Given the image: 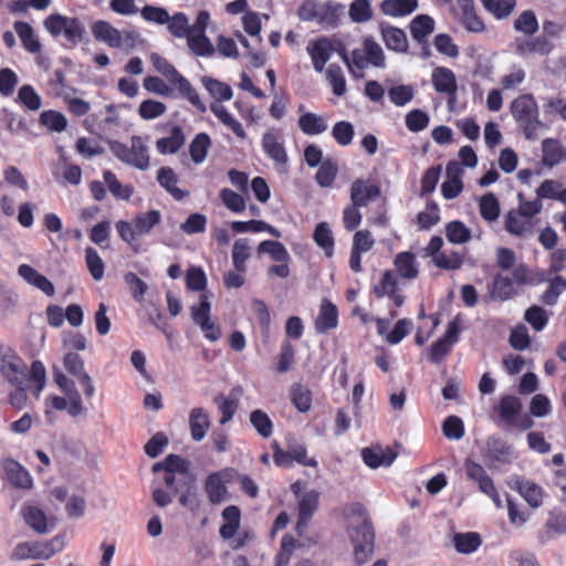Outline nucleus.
I'll list each match as a JSON object with an SVG mask.
<instances>
[{
    "mask_svg": "<svg viewBox=\"0 0 566 566\" xmlns=\"http://www.w3.org/2000/svg\"><path fill=\"white\" fill-rule=\"evenodd\" d=\"M28 367L18 353L0 344V374L11 385H24L29 380L33 395L38 398L45 387L46 370L42 361L33 360L28 377Z\"/></svg>",
    "mask_w": 566,
    "mask_h": 566,
    "instance_id": "obj_1",
    "label": "nucleus"
},
{
    "mask_svg": "<svg viewBox=\"0 0 566 566\" xmlns=\"http://www.w3.org/2000/svg\"><path fill=\"white\" fill-rule=\"evenodd\" d=\"M510 111L525 138L537 139L538 130L544 127V123L539 118V108L535 97L528 93L517 96L512 101Z\"/></svg>",
    "mask_w": 566,
    "mask_h": 566,
    "instance_id": "obj_2",
    "label": "nucleus"
},
{
    "mask_svg": "<svg viewBox=\"0 0 566 566\" xmlns=\"http://www.w3.org/2000/svg\"><path fill=\"white\" fill-rule=\"evenodd\" d=\"M352 513L363 517V522L359 526L349 530V537L354 546L355 562L360 566L366 564L374 553L375 531L361 504H354L352 506Z\"/></svg>",
    "mask_w": 566,
    "mask_h": 566,
    "instance_id": "obj_3",
    "label": "nucleus"
},
{
    "mask_svg": "<svg viewBox=\"0 0 566 566\" xmlns=\"http://www.w3.org/2000/svg\"><path fill=\"white\" fill-rule=\"evenodd\" d=\"M150 61L155 70L178 90L181 97L186 98L199 112L205 113L207 111V107L200 99L197 90L167 59L158 53H153L150 55Z\"/></svg>",
    "mask_w": 566,
    "mask_h": 566,
    "instance_id": "obj_4",
    "label": "nucleus"
},
{
    "mask_svg": "<svg viewBox=\"0 0 566 566\" xmlns=\"http://www.w3.org/2000/svg\"><path fill=\"white\" fill-rule=\"evenodd\" d=\"M43 25L53 38L63 34L71 48L77 45L85 33V27L80 19L62 15L60 13H53L46 17L43 21Z\"/></svg>",
    "mask_w": 566,
    "mask_h": 566,
    "instance_id": "obj_5",
    "label": "nucleus"
},
{
    "mask_svg": "<svg viewBox=\"0 0 566 566\" xmlns=\"http://www.w3.org/2000/svg\"><path fill=\"white\" fill-rule=\"evenodd\" d=\"M64 547V536L56 535L49 541L44 542H23L19 543L13 552L11 558L14 560L32 559H49Z\"/></svg>",
    "mask_w": 566,
    "mask_h": 566,
    "instance_id": "obj_6",
    "label": "nucleus"
},
{
    "mask_svg": "<svg viewBox=\"0 0 566 566\" xmlns=\"http://www.w3.org/2000/svg\"><path fill=\"white\" fill-rule=\"evenodd\" d=\"M109 149L118 160L129 166L140 170L149 167L148 149L139 136L132 137L130 147L122 142H111Z\"/></svg>",
    "mask_w": 566,
    "mask_h": 566,
    "instance_id": "obj_7",
    "label": "nucleus"
},
{
    "mask_svg": "<svg viewBox=\"0 0 566 566\" xmlns=\"http://www.w3.org/2000/svg\"><path fill=\"white\" fill-rule=\"evenodd\" d=\"M431 84L438 94L446 95L448 108L453 109L458 101V83L454 72L446 66H436L431 72Z\"/></svg>",
    "mask_w": 566,
    "mask_h": 566,
    "instance_id": "obj_8",
    "label": "nucleus"
},
{
    "mask_svg": "<svg viewBox=\"0 0 566 566\" xmlns=\"http://www.w3.org/2000/svg\"><path fill=\"white\" fill-rule=\"evenodd\" d=\"M63 366L69 374L77 379L83 387L85 397L92 398L95 394V387L91 376L85 370L82 357L77 353L69 352L63 357Z\"/></svg>",
    "mask_w": 566,
    "mask_h": 566,
    "instance_id": "obj_9",
    "label": "nucleus"
},
{
    "mask_svg": "<svg viewBox=\"0 0 566 566\" xmlns=\"http://www.w3.org/2000/svg\"><path fill=\"white\" fill-rule=\"evenodd\" d=\"M381 195L378 182L371 179H355L350 185V202L355 206L366 207L370 201L377 200Z\"/></svg>",
    "mask_w": 566,
    "mask_h": 566,
    "instance_id": "obj_10",
    "label": "nucleus"
},
{
    "mask_svg": "<svg viewBox=\"0 0 566 566\" xmlns=\"http://www.w3.org/2000/svg\"><path fill=\"white\" fill-rule=\"evenodd\" d=\"M6 480L15 489L30 490L33 485L29 471L18 461L8 458L1 463Z\"/></svg>",
    "mask_w": 566,
    "mask_h": 566,
    "instance_id": "obj_11",
    "label": "nucleus"
},
{
    "mask_svg": "<svg viewBox=\"0 0 566 566\" xmlns=\"http://www.w3.org/2000/svg\"><path fill=\"white\" fill-rule=\"evenodd\" d=\"M552 49L553 44L546 35L517 39L515 42V53L522 57L531 54L547 55Z\"/></svg>",
    "mask_w": 566,
    "mask_h": 566,
    "instance_id": "obj_12",
    "label": "nucleus"
},
{
    "mask_svg": "<svg viewBox=\"0 0 566 566\" xmlns=\"http://www.w3.org/2000/svg\"><path fill=\"white\" fill-rule=\"evenodd\" d=\"M338 325V308L328 298H323L314 326L318 334L335 329Z\"/></svg>",
    "mask_w": 566,
    "mask_h": 566,
    "instance_id": "obj_13",
    "label": "nucleus"
},
{
    "mask_svg": "<svg viewBox=\"0 0 566 566\" xmlns=\"http://www.w3.org/2000/svg\"><path fill=\"white\" fill-rule=\"evenodd\" d=\"M307 52L314 70L321 73L334 52V45L329 38L322 36L307 46Z\"/></svg>",
    "mask_w": 566,
    "mask_h": 566,
    "instance_id": "obj_14",
    "label": "nucleus"
},
{
    "mask_svg": "<svg viewBox=\"0 0 566 566\" xmlns=\"http://www.w3.org/2000/svg\"><path fill=\"white\" fill-rule=\"evenodd\" d=\"M319 494L315 490L306 492L298 502V516L296 522V532L302 534L307 527L313 514L318 509Z\"/></svg>",
    "mask_w": 566,
    "mask_h": 566,
    "instance_id": "obj_15",
    "label": "nucleus"
},
{
    "mask_svg": "<svg viewBox=\"0 0 566 566\" xmlns=\"http://www.w3.org/2000/svg\"><path fill=\"white\" fill-rule=\"evenodd\" d=\"M504 227L505 230L512 235L518 238H527L534 233L535 221L513 209L506 213Z\"/></svg>",
    "mask_w": 566,
    "mask_h": 566,
    "instance_id": "obj_16",
    "label": "nucleus"
},
{
    "mask_svg": "<svg viewBox=\"0 0 566 566\" xmlns=\"http://www.w3.org/2000/svg\"><path fill=\"white\" fill-rule=\"evenodd\" d=\"M92 34L98 42H104L111 48L123 46L122 32L109 22L98 20L92 25Z\"/></svg>",
    "mask_w": 566,
    "mask_h": 566,
    "instance_id": "obj_17",
    "label": "nucleus"
},
{
    "mask_svg": "<svg viewBox=\"0 0 566 566\" xmlns=\"http://www.w3.org/2000/svg\"><path fill=\"white\" fill-rule=\"evenodd\" d=\"M262 148L265 155L276 165L284 166L287 164L289 158L285 147L276 134L272 132L264 133L262 136Z\"/></svg>",
    "mask_w": 566,
    "mask_h": 566,
    "instance_id": "obj_18",
    "label": "nucleus"
},
{
    "mask_svg": "<svg viewBox=\"0 0 566 566\" xmlns=\"http://www.w3.org/2000/svg\"><path fill=\"white\" fill-rule=\"evenodd\" d=\"M381 39L386 48L397 53L408 52V39L402 29L394 25H381Z\"/></svg>",
    "mask_w": 566,
    "mask_h": 566,
    "instance_id": "obj_19",
    "label": "nucleus"
},
{
    "mask_svg": "<svg viewBox=\"0 0 566 566\" xmlns=\"http://www.w3.org/2000/svg\"><path fill=\"white\" fill-rule=\"evenodd\" d=\"M513 455V448L501 438L491 437L486 441L485 458L490 462L506 464L510 463Z\"/></svg>",
    "mask_w": 566,
    "mask_h": 566,
    "instance_id": "obj_20",
    "label": "nucleus"
},
{
    "mask_svg": "<svg viewBox=\"0 0 566 566\" xmlns=\"http://www.w3.org/2000/svg\"><path fill=\"white\" fill-rule=\"evenodd\" d=\"M464 469L468 479L474 482L478 485L479 491L483 494L495 485L482 464L471 459H467L464 462Z\"/></svg>",
    "mask_w": 566,
    "mask_h": 566,
    "instance_id": "obj_21",
    "label": "nucleus"
},
{
    "mask_svg": "<svg viewBox=\"0 0 566 566\" xmlns=\"http://www.w3.org/2000/svg\"><path fill=\"white\" fill-rule=\"evenodd\" d=\"M157 181L177 201L189 196L188 190H182L177 187L178 176L170 167H161L157 171Z\"/></svg>",
    "mask_w": 566,
    "mask_h": 566,
    "instance_id": "obj_22",
    "label": "nucleus"
},
{
    "mask_svg": "<svg viewBox=\"0 0 566 566\" xmlns=\"http://www.w3.org/2000/svg\"><path fill=\"white\" fill-rule=\"evenodd\" d=\"M397 457V453L394 452L390 448L386 450L382 449H371L365 448L361 451V458L365 464L371 469H377L381 465L388 467L390 465Z\"/></svg>",
    "mask_w": 566,
    "mask_h": 566,
    "instance_id": "obj_23",
    "label": "nucleus"
},
{
    "mask_svg": "<svg viewBox=\"0 0 566 566\" xmlns=\"http://www.w3.org/2000/svg\"><path fill=\"white\" fill-rule=\"evenodd\" d=\"M398 275L406 280H413L418 276L419 270L416 255L412 252H399L394 260Z\"/></svg>",
    "mask_w": 566,
    "mask_h": 566,
    "instance_id": "obj_24",
    "label": "nucleus"
},
{
    "mask_svg": "<svg viewBox=\"0 0 566 566\" xmlns=\"http://www.w3.org/2000/svg\"><path fill=\"white\" fill-rule=\"evenodd\" d=\"M210 427L208 413L203 408H193L189 415L190 434L193 441H201Z\"/></svg>",
    "mask_w": 566,
    "mask_h": 566,
    "instance_id": "obj_25",
    "label": "nucleus"
},
{
    "mask_svg": "<svg viewBox=\"0 0 566 566\" xmlns=\"http://www.w3.org/2000/svg\"><path fill=\"white\" fill-rule=\"evenodd\" d=\"M297 125L302 133L308 136L323 134L327 129L325 117L312 112L303 113L298 117Z\"/></svg>",
    "mask_w": 566,
    "mask_h": 566,
    "instance_id": "obj_26",
    "label": "nucleus"
},
{
    "mask_svg": "<svg viewBox=\"0 0 566 566\" xmlns=\"http://www.w3.org/2000/svg\"><path fill=\"white\" fill-rule=\"evenodd\" d=\"M224 523L220 526L219 533L223 539H231L240 527L241 511L235 505H229L222 511Z\"/></svg>",
    "mask_w": 566,
    "mask_h": 566,
    "instance_id": "obj_27",
    "label": "nucleus"
},
{
    "mask_svg": "<svg viewBox=\"0 0 566 566\" xmlns=\"http://www.w3.org/2000/svg\"><path fill=\"white\" fill-rule=\"evenodd\" d=\"M290 400L297 411L306 413L312 408V390L304 384L295 382L290 388Z\"/></svg>",
    "mask_w": 566,
    "mask_h": 566,
    "instance_id": "obj_28",
    "label": "nucleus"
},
{
    "mask_svg": "<svg viewBox=\"0 0 566 566\" xmlns=\"http://www.w3.org/2000/svg\"><path fill=\"white\" fill-rule=\"evenodd\" d=\"M25 524L38 534H45L50 531L49 520L45 513L38 506L30 505L22 510Z\"/></svg>",
    "mask_w": 566,
    "mask_h": 566,
    "instance_id": "obj_29",
    "label": "nucleus"
},
{
    "mask_svg": "<svg viewBox=\"0 0 566 566\" xmlns=\"http://www.w3.org/2000/svg\"><path fill=\"white\" fill-rule=\"evenodd\" d=\"M409 30L415 42H424L434 31V20L428 14H418L410 21Z\"/></svg>",
    "mask_w": 566,
    "mask_h": 566,
    "instance_id": "obj_30",
    "label": "nucleus"
},
{
    "mask_svg": "<svg viewBox=\"0 0 566 566\" xmlns=\"http://www.w3.org/2000/svg\"><path fill=\"white\" fill-rule=\"evenodd\" d=\"M514 489L523 496V499L532 506L538 507L543 502V491L539 485L532 481L516 478Z\"/></svg>",
    "mask_w": 566,
    "mask_h": 566,
    "instance_id": "obj_31",
    "label": "nucleus"
},
{
    "mask_svg": "<svg viewBox=\"0 0 566 566\" xmlns=\"http://www.w3.org/2000/svg\"><path fill=\"white\" fill-rule=\"evenodd\" d=\"M103 179L105 185L107 186V189L115 199L128 201L132 198L134 193L133 185H123L113 171L104 170Z\"/></svg>",
    "mask_w": 566,
    "mask_h": 566,
    "instance_id": "obj_32",
    "label": "nucleus"
},
{
    "mask_svg": "<svg viewBox=\"0 0 566 566\" xmlns=\"http://www.w3.org/2000/svg\"><path fill=\"white\" fill-rule=\"evenodd\" d=\"M14 31L21 40L23 48L30 53H39L42 50V44L34 34L33 28L23 21H17L13 24Z\"/></svg>",
    "mask_w": 566,
    "mask_h": 566,
    "instance_id": "obj_33",
    "label": "nucleus"
},
{
    "mask_svg": "<svg viewBox=\"0 0 566 566\" xmlns=\"http://www.w3.org/2000/svg\"><path fill=\"white\" fill-rule=\"evenodd\" d=\"M490 294L492 298L502 302L512 298L516 294L513 280L497 273L490 286Z\"/></svg>",
    "mask_w": 566,
    "mask_h": 566,
    "instance_id": "obj_34",
    "label": "nucleus"
},
{
    "mask_svg": "<svg viewBox=\"0 0 566 566\" xmlns=\"http://www.w3.org/2000/svg\"><path fill=\"white\" fill-rule=\"evenodd\" d=\"M185 144V134L179 126H174L169 136L156 142V148L160 154H176Z\"/></svg>",
    "mask_w": 566,
    "mask_h": 566,
    "instance_id": "obj_35",
    "label": "nucleus"
},
{
    "mask_svg": "<svg viewBox=\"0 0 566 566\" xmlns=\"http://www.w3.org/2000/svg\"><path fill=\"white\" fill-rule=\"evenodd\" d=\"M521 400L511 395L503 396L499 403V415L507 424H515L516 418L522 411Z\"/></svg>",
    "mask_w": 566,
    "mask_h": 566,
    "instance_id": "obj_36",
    "label": "nucleus"
},
{
    "mask_svg": "<svg viewBox=\"0 0 566 566\" xmlns=\"http://www.w3.org/2000/svg\"><path fill=\"white\" fill-rule=\"evenodd\" d=\"M418 7L417 0H384L381 12L390 17H405L412 13Z\"/></svg>",
    "mask_w": 566,
    "mask_h": 566,
    "instance_id": "obj_37",
    "label": "nucleus"
},
{
    "mask_svg": "<svg viewBox=\"0 0 566 566\" xmlns=\"http://www.w3.org/2000/svg\"><path fill=\"white\" fill-rule=\"evenodd\" d=\"M231 229L237 233L243 232H268L275 238H280V231L263 220L232 221Z\"/></svg>",
    "mask_w": 566,
    "mask_h": 566,
    "instance_id": "obj_38",
    "label": "nucleus"
},
{
    "mask_svg": "<svg viewBox=\"0 0 566 566\" xmlns=\"http://www.w3.org/2000/svg\"><path fill=\"white\" fill-rule=\"evenodd\" d=\"M205 491L211 504H220L228 497V489L217 474L210 473L205 482Z\"/></svg>",
    "mask_w": 566,
    "mask_h": 566,
    "instance_id": "obj_39",
    "label": "nucleus"
},
{
    "mask_svg": "<svg viewBox=\"0 0 566 566\" xmlns=\"http://www.w3.org/2000/svg\"><path fill=\"white\" fill-rule=\"evenodd\" d=\"M234 390L235 389H233L231 394H233ZM213 402L217 405L219 411L221 412V418L219 420L220 424L223 426L231 421L239 407L238 398L232 397V395L227 397L223 394H218L213 398Z\"/></svg>",
    "mask_w": 566,
    "mask_h": 566,
    "instance_id": "obj_40",
    "label": "nucleus"
},
{
    "mask_svg": "<svg viewBox=\"0 0 566 566\" xmlns=\"http://www.w3.org/2000/svg\"><path fill=\"white\" fill-rule=\"evenodd\" d=\"M314 242L324 250L325 255L331 258L334 254V237L329 226L326 222L316 224L313 232Z\"/></svg>",
    "mask_w": 566,
    "mask_h": 566,
    "instance_id": "obj_41",
    "label": "nucleus"
},
{
    "mask_svg": "<svg viewBox=\"0 0 566 566\" xmlns=\"http://www.w3.org/2000/svg\"><path fill=\"white\" fill-rule=\"evenodd\" d=\"M169 471L180 474H188L189 461L178 454H168L164 461L157 462L153 465V472Z\"/></svg>",
    "mask_w": 566,
    "mask_h": 566,
    "instance_id": "obj_42",
    "label": "nucleus"
},
{
    "mask_svg": "<svg viewBox=\"0 0 566 566\" xmlns=\"http://www.w3.org/2000/svg\"><path fill=\"white\" fill-rule=\"evenodd\" d=\"M161 214L158 210H149L147 212L138 213L135 216L133 223L137 231L138 237L150 233V231L159 224Z\"/></svg>",
    "mask_w": 566,
    "mask_h": 566,
    "instance_id": "obj_43",
    "label": "nucleus"
},
{
    "mask_svg": "<svg viewBox=\"0 0 566 566\" xmlns=\"http://www.w3.org/2000/svg\"><path fill=\"white\" fill-rule=\"evenodd\" d=\"M211 146V138L207 133H199L189 145V154L195 164L205 161Z\"/></svg>",
    "mask_w": 566,
    "mask_h": 566,
    "instance_id": "obj_44",
    "label": "nucleus"
},
{
    "mask_svg": "<svg viewBox=\"0 0 566 566\" xmlns=\"http://www.w3.org/2000/svg\"><path fill=\"white\" fill-rule=\"evenodd\" d=\"M187 44L196 56H211L214 53V48L205 33H190Z\"/></svg>",
    "mask_w": 566,
    "mask_h": 566,
    "instance_id": "obj_45",
    "label": "nucleus"
},
{
    "mask_svg": "<svg viewBox=\"0 0 566 566\" xmlns=\"http://www.w3.org/2000/svg\"><path fill=\"white\" fill-rule=\"evenodd\" d=\"M453 544L459 553L471 554L481 546L482 539L475 532L457 533L453 536Z\"/></svg>",
    "mask_w": 566,
    "mask_h": 566,
    "instance_id": "obj_46",
    "label": "nucleus"
},
{
    "mask_svg": "<svg viewBox=\"0 0 566 566\" xmlns=\"http://www.w3.org/2000/svg\"><path fill=\"white\" fill-rule=\"evenodd\" d=\"M566 291V279L562 275H555L548 283L547 289L541 295L539 301L553 306L557 303L558 297Z\"/></svg>",
    "mask_w": 566,
    "mask_h": 566,
    "instance_id": "obj_47",
    "label": "nucleus"
},
{
    "mask_svg": "<svg viewBox=\"0 0 566 566\" xmlns=\"http://www.w3.org/2000/svg\"><path fill=\"white\" fill-rule=\"evenodd\" d=\"M201 82L208 93L218 102L232 98L233 92L230 85L209 76H203Z\"/></svg>",
    "mask_w": 566,
    "mask_h": 566,
    "instance_id": "obj_48",
    "label": "nucleus"
},
{
    "mask_svg": "<svg viewBox=\"0 0 566 566\" xmlns=\"http://www.w3.org/2000/svg\"><path fill=\"white\" fill-rule=\"evenodd\" d=\"M446 237L453 244H463L471 240V231L462 221L453 220L446 224Z\"/></svg>",
    "mask_w": 566,
    "mask_h": 566,
    "instance_id": "obj_49",
    "label": "nucleus"
},
{
    "mask_svg": "<svg viewBox=\"0 0 566 566\" xmlns=\"http://www.w3.org/2000/svg\"><path fill=\"white\" fill-rule=\"evenodd\" d=\"M251 256V248L248 239H238L232 248V263L238 272L247 271V261Z\"/></svg>",
    "mask_w": 566,
    "mask_h": 566,
    "instance_id": "obj_50",
    "label": "nucleus"
},
{
    "mask_svg": "<svg viewBox=\"0 0 566 566\" xmlns=\"http://www.w3.org/2000/svg\"><path fill=\"white\" fill-rule=\"evenodd\" d=\"M543 161L553 167L560 163L563 148L560 142L555 138H546L542 142Z\"/></svg>",
    "mask_w": 566,
    "mask_h": 566,
    "instance_id": "obj_51",
    "label": "nucleus"
},
{
    "mask_svg": "<svg viewBox=\"0 0 566 566\" xmlns=\"http://www.w3.org/2000/svg\"><path fill=\"white\" fill-rule=\"evenodd\" d=\"M514 29L527 36L535 34L538 30V20L532 10H525L514 20Z\"/></svg>",
    "mask_w": 566,
    "mask_h": 566,
    "instance_id": "obj_52",
    "label": "nucleus"
},
{
    "mask_svg": "<svg viewBox=\"0 0 566 566\" xmlns=\"http://www.w3.org/2000/svg\"><path fill=\"white\" fill-rule=\"evenodd\" d=\"M39 122L51 132L61 133L66 129V117L57 111L49 109L40 114Z\"/></svg>",
    "mask_w": 566,
    "mask_h": 566,
    "instance_id": "obj_53",
    "label": "nucleus"
},
{
    "mask_svg": "<svg viewBox=\"0 0 566 566\" xmlns=\"http://www.w3.org/2000/svg\"><path fill=\"white\" fill-rule=\"evenodd\" d=\"M460 8L462 10L461 23L463 27L471 32H482L484 30V23L476 14L473 1L468 4H460Z\"/></svg>",
    "mask_w": 566,
    "mask_h": 566,
    "instance_id": "obj_54",
    "label": "nucleus"
},
{
    "mask_svg": "<svg viewBox=\"0 0 566 566\" xmlns=\"http://www.w3.org/2000/svg\"><path fill=\"white\" fill-rule=\"evenodd\" d=\"M337 172V165L333 160L326 159L321 164L316 171L315 180L322 188H329L333 186Z\"/></svg>",
    "mask_w": 566,
    "mask_h": 566,
    "instance_id": "obj_55",
    "label": "nucleus"
},
{
    "mask_svg": "<svg viewBox=\"0 0 566 566\" xmlns=\"http://www.w3.org/2000/svg\"><path fill=\"white\" fill-rule=\"evenodd\" d=\"M481 2L496 19L507 18L516 7V0H481Z\"/></svg>",
    "mask_w": 566,
    "mask_h": 566,
    "instance_id": "obj_56",
    "label": "nucleus"
},
{
    "mask_svg": "<svg viewBox=\"0 0 566 566\" xmlns=\"http://www.w3.org/2000/svg\"><path fill=\"white\" fill-rule=\"evenodd\" d=\"M479 209L481 217L486 221H495L500 216V203L492 192L481 197Z\"/></svg>",
    "mask_w": 566,
    "mask_h": 566,
    "instance_id": "obj_57",
    "label": "nucleus"
},
{
    "mask_svg": "<svg viewBox=\"0 0 566 566\" xmlns=\"http://www.w3.org/2000/svg\"><path fill=\"white\" fill-rule=\"evenodd\" d=\"M342 7L334 2L318 6L317 22L326 27H336L340 17Z\"/></svg>",
    "mask_w": 566,
    "mask_h": 566,
    "instance_id": "obj_58",
    "label": "nucleus"
},
{
    "mask_svg": "<svg viewBox=\"0 0 566 566\" xmlns=\"http://www.w3.org/2000/svg\"><path fill=\"white\" fill-rule=\"evenodd\" d=\"M259 253H269L271 259L275 262H289L290 255L285 247L273 240L262 241L258 247Z\"/></svg>",
    "mask_w": 566,
    "mask_h": 566,
    "instance_id": "obj_59",
    "label": "nucleus"
},
{
    "mask_svg": "<svg viewBox=\"0 0 566 566\" xmlns=\"http://www.w3.org/2000/svg\"><path fill=\"white\" fill-rule=\"evenodd\" d=\"M166 24L168 31L176 38H187L191 33L188 18L182 12H177L172 17L169 15Z\"/></svg>",
    "mask_w": 566,
    "mask_h": 566,
    "instance_id": "obj_60",
    "label": "nucleus"
},
{
    "mask_svg": "<svg viewBox=\"0 0 566 566\" xmlns=\"http://www.w3.org/2000/svg\"><path fill=\"white\" fill-rule=\"evenodd\" d=\"M219 196L226 208L233 213H241L247 208V203L243 196L233 191L230 188L221 189Z\"/></svg>",
    "mask_w": 566,
    "mask_h": 566,
    "instance_id": "obj_61",
    "label": "nucleus"
},
{
    "mask_svg": "<svg viewBox=\"0 0 566 566\" xmlns=\"http://www.w3.org/2000/svg\"><path fill=\"white\" fill-rule=\"evenodd\" d=\"M326 77L332 86L333 93L336 96H342L346 92V80L343 74L342 67L336 64L332 63L326 70Z\"/></svg>",
    "mask_w": 566,
    "mask_h": 566,
    "instance_id": "obj_62",
    "label": "nucleus"
},
{
    "mask_svg": "<svg viewBox=\"0 0 566 566\" xmlns=\"http://www.w3.org/2000/svg\"><path fill=\"white\" fill-rule=\"evenodd\" d=\"M250 422L263 438H269L273 432V423L270 417L262 410H253L250 415Z\"/></svg>",
    "mask_w": 566,
    "mask_h": 566,
    "instance_id": "obj_63",
    "label": "nucleus"
},
{
    "mask_svg": "<svg viewBox=\"0 0 566 566\" xmlns=\"http://www.w3.org/2000/svg\"><path fill=\"white\" fill-rule=\"evenodd\" d=\"M332 136L338 145L348 146L355 136L353 124L347 120L335 123L332 128Z\"/></svg>",
    "mask_w": 566,
    "mask_h": 566,
    "instance_id": "obj_64",
    "label": "nucleus"
}]
</instances>
